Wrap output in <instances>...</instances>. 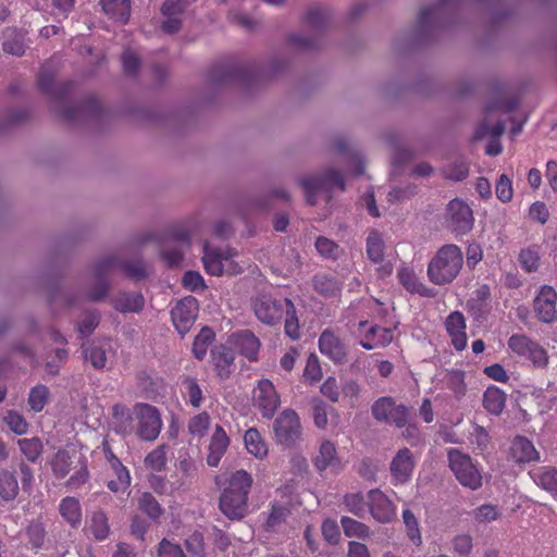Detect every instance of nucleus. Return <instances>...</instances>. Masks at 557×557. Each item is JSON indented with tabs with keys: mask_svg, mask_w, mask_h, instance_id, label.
I'll return each instance as SVG.
<instances>
[{
	"mask_svg": "<svg viewBox=\"0 0 557 557\" xmlns=\"http://www.w3.org/2000/svg\"><path fill=\"white\" fill-rule=\"evenodd\" d=\"M256 318L263 324L275 326L284 320V333L293 341L301 336L297 310L292 299L259 294L251 301Z\"/></svg>",
	"mask_w": 557,
	"mask_h": 557,
	"instance_id": "nucleus-1",
	"label": "nucleus"
},
{
	"mask_svg": "<svg viewBox=\"0 0 557 557\" xmlns=\"http://www.w3.org/2000/svg\"><path fill=\"white\" fill-rule=\"evenodd\" d=\"M252 482V476L245 470L216 476L215 483L221 490L219 508L228 519H242L247 515Z\"/></svg>",
	"mask_w": 557,
	"mask_h": 557,
	"instance_id": "nucleus-2",
	"label": "nucleus"
},
{
	"mask_svg": "<svg viewBox=\"0 0 557 557\" xmlns=\"http://www.w3.org/2000/svg\"><path fill=\"white\" fill-rule=\"evenodd\" d=\"M113 269L122 270L128 277L136 281L147 276L146 265L143 261H121L115 256H108L95 264L94 275L99 282L88 294L89 300L99 301L107 296L109 289L107 276Z\"/></svg>",
	"mask_w": 557,
	"mask_h": 557,
	"instance_id": "nucleus-3",
	"label": "nucleus"
},
{
	"mask_svg": "<svg viewBox=\"0 0 557 557\" xmlns=\"http://www.w3.org/2000/svg\"><path fill=\"white\" fill-rule=\"evenodd\" d=\"M463 264L461 249L454 244L444 245L428 265V277L435 285L451 283L459 274Z\"/></svg>",
	"mask_w": 557,
	"mask_h": 557,
	"instance_id": "nucleus-4",
	"label": "nucleus"
},
{
	"mask_svg": "<svg viewBox=\"0 0 557 557\" xmlns=\"http://www.w3.org/2000/svg\"><path fill=\"white\" fill-rule=\"evenodd\" d=\"M448 465L457 481L472 491L482 486V475L472 458L457 448L447 451Z\"/></svg>",
	"mask_w": 557,
	"mask_h": 557,
	"instance_id": "nucleus-5",
	"label": "nucleus"
},
{
	"mask_svg": "<svg viewBox=\"0 0 557 557\" xmlns=\"http://www.w3.org/2000/svg\"><path fill=\"white\" fill-rule=\"evenodd\" d=\"M162 419L159 410L149 404H136V424L134 434L141 441L152 442L162 430Z\"/></svg>",
	"mask_w": 557,
	"mask_h": 557,
	"instance_id": "nucleus-6",
	"label": "nucleus"
},
{
	"mask_svg": "<svg viewBox=\"0 0 557 557\" xmlns=\"http://www.w3.org/2000/svg\"><path fill=\"white\" fill-rule=\"evenodd\" d=\"M508 348L512 354L529 360L534 367L544 368L548 363L546 349L524 334H512L508 338Z\"/></svg>",
	"mask_w": 557,
	"mask_h": 557,
	"instance_id": "nucleus-7",
	"label": "nucleus"
},
{
	"mask_svg": "<svg viewBox=\"0 0 557 557\" xmlns=\"http://www.w3.org/2000/svg\"><path fill=\"white\" fill-rule=\"evenodd\" d=\"M301 187L306 195V200L310 206L315 205V196L321 190H331L337 187L345 190V180L343 174L337 170H326L319 176L305 177L300 181Z\"/></svg>",
	"mask_w": 557,
	"mask_h": 557,
	"instance_id": "nucleus-8",
	"label": "nucleus"
},
{
	"mask_svg": "<svg viewBox=\"0 0 557 557\" xmlns=\"http://www.w3.org/2000/svg\"><path fill=\"white\" fill-rule=\"evenodd\" d=\"M474 223L471 208L461 199H453L446 208V225L456 235L468 234Z\"/></svg>",
	"mask_w": 557,
	"mask_h": 557,
	"instance_id": "nucleus-9",
	"label": "nucleus"
},
{
	"mask_svg": "<svg viewBox=\"0 0 557 557\" xmlns=\"http://www.w3.org/2000/svg\"><path fill=\"white\" fill-rule=\"evenodd\" d=\"M253 403L263 418H273L281 405V399L274 384L270 380L262 379L258 381L253 388Z\"/></svg>",
	"mask_w": 557,
	"mask_h": 557,
	"instance_id": "nucleus-10",
	"label": "nucleus"
},
{
	"mask_svg": "<svg viewBox=\"0 0 557 557\" xmlns=\"http://www.w3.org/2000/svg\"><path fill=\"white\" fill-rule=\"evenodd\" d=\"M198 300L193 296L178 300L172 308V322L180 334L184 335L191 329L198 317Z\"/></svg>",
	"mask_w": 557,
	"mask_h": 557,
	"instance_id": "nucleus-11",
	"label": "nucleus"
},
{
	"mask_svg": "<svg viewBox=\"0 0 557 557\" xmlns=\"http://www.w3.org/2000/svg\"><path fill=\"white\" fill-rule=\"evenodd\" d=\"M557 292L549 285H543L533 300L536 318L546 324L557 321Z\"/></svg>",
	"mask_w": 557,
	"mask_h": 557,
	"instance_id": "nucleus-12",
	"label": "nucleus"
},
{
	"mask_svg": "<svg viewBox=\"0 0 557 557\" xmlns=\"http://www.w3.org/2000/svg\"><path fill=\"white\" fill-rule=\"evenodd\" d=\"M274 433L278 443L293 444L301 433L298 414L292 409L284 410L274 422Z\"/></svg>",
	"mask_w": 557,
	"mask_h": 557,
	"instance_id": "nucleus-13",
	"label": "nucleus"
},
{
	"mask_svg": "<svg viewBox=\"0 0 557 557\" xmlns=\"http://www.w3.org/2000/svg\"><path fill=\"white\" fill-rule=\"evenodd\" d=\"M359 335L362 336L360 345L371 350L375 347H384L393 342L394 333L392 329L382 327L376 324L369 325L368 321H360L358 324Z\"/></svg>",
	"mask_w": 557,
	"mask_h": 557,
	"instance_id": "nucleus-14",
	"label": "nucleus"
},
{
	"mask_svg": "<svg viewBox=\"0 0 557 557\" xmlns=\"http://www.w3.org/2000/svg\"><path fill=\"white\" fill-rule=\"evenodd\" d=\"M368 507L371 516L381 523H387L396 517V506L380 490L368 493Z\"/></svg>",
	"mask_w": 557,
	"mask_h": 557,
	"instance_id": "nucleus-15",
	"label": "nucleus"
},
{
	"mask_svg": "<svg viewBox=\"0 0 557 557\" xmlns=\"http://www.w3.org/2000/svg\"><path fill=\"white\" fill-rule=\"evenodd\" d=\"M320 352L335 363L343 364L347 361L346 346L343 341L331 330H324L319 337Z\"/></svg>",
	"mask_w": 557,
	"mask_h": 557,
	"instance_id": "nucleus-16",
	"label": "nucleus"
},
{
	"mask_svg": "<svg viewBox=\"0 0 557 557\" xmlns=\"http://www.w3.org/2000/svg\"><path fill=\"white\" fill-rule=\"evenodd\" d=\"M414 466L416 463L410 449L407 447L399 449L389 466L394 481L399 484L408 482L412 476Z\"/></svg>",
	"mask_w": 557,
	"mask_h": 557,
	"instance_id": "nucleus-17",
	"label": "nucleus"
},
{
	"mask_svg": "<svg viewBox=\"0 0 557 557\" xmlns=\"http://www.w3.org/2000/svg\"><path fill=\"white\" fill-rule=\"evenodd\" d=\"M112 419L113 430L116 434L124 437L133 435L136 424V405L129 409L124 404H115L112 407Z\"/></svg>",
	"mask_w": 557,
	"mask_h": 557,
	"instance_id": "nucleus-18",
	"label": "nucleus"
},
{
	"mask_svg": "<svg viewBox=\"0 0 557 557\" xmlns=\"http://www.w3.org/2000/svg\"><path fill=\"white\" fill-rule=\"evenodd\" d=\"M445 330L451 338L454 348L458 351L467 347L466 318L460 311H454L445 320Z\"/></svg>",
	"mask_w": 557,
	"mask_h": 557,
	"instance_id": "nucleus-19",
	"label": "nucleus"
},
{
	"mask_svg": "<svg viewBox=\"0 0 557 557\" xmlns=\"http://www.w3.org/2000/svg\"><path fill=\"white\" fill-rule=\"evenodd\" d=\"M210 355L216 375L222 380L228 379L234 371V351L225 345H219L211 349Z\"/></svg>",
	"mask_w": 557,
	"mask_h": 557,
	"instance_id": "nucleus-20",
	"label": "nucleus"
},
{
	"mask_svg": "<svg viewBox=\"0 0 557 557\" xmlns=\"http://www.w3.org/2000/svg\"><path fill=\"white\" fill-rule=\"evenodd\" d=\"M510 456L516 463H530L540 460V453L525 436H516L510 445Z\"/></svg>",
	"mask_w": 557,
	"mask_h": 557,
	"instance_id": "nucleus-21",
	"label": "nucleus"
},
{
	"mask_svg": "<svg viewBox=\"0 0 557 557\" xmlns=\"http://www.w3.org/2000/svg\"><path fill=\"white\" fill-rule=\"evenodd\" d=\"M38 86L42 92L52 96L55 100H63L75 88V84L70 81L55 86L53 74L44 67L38 75Z\"/></svg>",
	"mask_w": 557,
	"mask_h": 557,
	"instance_id": "nucleus-22",
	"label": "nucleus"
},
{
	"mask_svg": "<svg viewBox=\"0 0 557 557\" xmlns=\"http://www.w3.org/2000/svg\"><path fill=\"white\" fill-rule=\"evenodd\" d=\"M232 342L239 354L245 356L249 361H256L258 359L260 341L250 330H242L234 333L232 335Z\"/></svg>",
	"mask_w": 557,
	"mask_h": 557,
	"instance_id": "nucleus-23",
	"label": "nucleus"
},
{
	"mask_svg": "<svg viewBox=\"0 0 557 557\" xmlns=\"http://www.w3.org/2000/svg\"><path fill=\"white\" fill-rule=\"evenodd\" d=\"M230 438L221 425H215L214 432L211 436L209 444V453L207 456V463L210 467H218L222 457L227 450Z\"/></svg>",
	"mask_w": 557,
	"mask_h": 557,
	"instance_id": "nucleus-24",
	"label": "nucleus"
},
{
	"mask_svg": "<svg viewBox=\"0 0 557 557\" xmlns=\"http://www.w3.org/2000/svg\"><path fill=\"white\" fill-rule=\"evenodd\" d=\"M102 12L112 21L126 24L131 17V0H100Z\"/></svg>",
	"mask_w": 557,
	"mask_h": 557,
	"instance_id": "nucleus-25",
	"label": "nucleus"
},
{
	"mask_svg": "<svg viewBox=\"0 0 557 557\" xmlns=\"http://www.w3.org/2000/svg\"><path fill=\"white\" fill-rule=\"evenodd\" d=\"M313 465L320 472L327 468H338L341 466V461L337 457L335 444L331 441L322 442L318 454L313 458Z\"/></svg>",
	"mask_w": 557,
	"mask_h": 557,
	"instance_id": "nucleus-26",
	"label": "nucleus"
},
{
	"mask_svg": "<svg viewBox=\"0 0 557 557\" xmlns=\"http://www.w3.org/2000/svg\"><path fill=\"white\" fill-rule=\"evenodd\" d=\"M145 298L140 293H119L112 299V306L115 310L127 313H138L143 310Z\"/></svg>",
	"mask_w": 557,
	"mask_h": 557,
	"instance_id": "nucleus-27",
	"label": "nucleus"
},
{
	"mask_svg": "<svg viewBox=\"0 0 557 557\" xmlns=\"http://www.w3.org/2000/svg\"><path fill=\"white\" fill-rule=\"evenodd\" d=\"M230 257L216 249H210L208 244L203 247L202 262L205 270L210 275L220 276L224 272L225 262Z\"/></svg>",
	"mask_w": 557,
	"mask_h": 557,
	"instance_id": "nucleus-28",
	"label": "nucleus"
},
{
	"mask_svg": "<svg viewBox=\"0 0 557 557\" xmlns=\"http://www.w3.org/2000/svg\"><path fill=\"white\" fill-rule=\"evenodd\" d=\"M506 400L507 395L505 392L495 385L488 386L483 394V407L493 416L502 414Z\"/></svg>",
	"mask_w": 557,
	"mask_h": 557,
	"instance_id": "nucleus-29",
	"label": "nucleus"
},
{
	"mask_svg": "<svg viewBox=\"0 0 557 557\" xmlns=\"http://www.w3.org/2000/svg\"><path fill=\"white\" fill-rule=\"evenodd\" d=\"M100 110L101 104L99 100L95 96H88L82 104L65 108L62 116L66 121H75L85 114L96 115Z\"/></svg>",
	"mask_w": 557,
	"mask_h": 557,
	"instance_id": "nucleus-30",
	"label": "nucleus"
},
{
	"mask_svg": "<svg viewBox=\"0 0 557 557\" xmlns=\"http://www.w3.org/2000/svg\"><path fill=\"white\" fill-rule=\"evenodd\" d=\"M59 512L61 517L74 529L82 523V507L77 498L67 496L61 499L59 504Z\"/></svg>",
	"mask_w": 557,
	"mask_h": 557,
	"instance_id": "nucleus-31",
	"label": "nucleus"
},
{
	"mask_svg": "<svg viewBox=\"0 0 557 557\" xmlns=\"http://www.w3.org/2000/svg\"><path fill=\"white\" fill-rule=\"evenodd\" d=\"M86 531L97 541H104L110 534L107 515L102 510L94 511L87 521Z\"/></svg>",
	"mask_w": 557,
	"mask_h": 557,
	"instance_id": "nucleus-32",
	"label": "nucleus"
},
{
	"mask_svg": "<svg viewBox=\"0 0 557 557\" xmlns=\"http://www.w3.org/2000/svg\"><path fill=\"white\" fill-rule=\"evenodd\" d=\"M533 481L543 490L557 495V469L540 467L531 472Z\"/></svg>",
	"mask_w": 557,
	"mask_h": 557,
	"instance_id": "nucleus-33",
	"label": "nucleus"
},
{
	"mask_svg": "<svg viewBox=\"0 0 557 557\" xmlns=\"http://www.w3.org/2000/svg\"><path fill=\"white\" fill-rule=\"evenodd\" d=\"M27 48V39L26 35L23 32L18 30H9L5 34L2 49L5 53L15 55V57H22Z\"/></svg>",
	"mask_w": 557,
	"mask_h": 557,
	"instance_id": "nucleus-34",
	"label": "nucleus"
},
{
	"mask_svg": "<svg viewBox=\"0 0 557 557\" xmlns=\"http://www.w3.org/2000/svg\"><path fill=\"white\" fill-rule=\"evenodd\" d=\"M491 296V289L488 285L484 284L479 286L473 292V297L468 300V308L475 317L480 318L487 313V301Z\"/></svg>",
	"mask_w": 557,
	"mask_h": 557,
	"instance_id": "nucleus-35",
	"label": "nucleus"
},
{
	"mask_svg": "<svg viewBox=\"0 0 557 557\" xmlns=\"http://www.w3.org/2000/svg\"><path fill=\"white\" fill-rule=\"evenodd\" d=\"M244 442L248 453L256 458L263 459L268 455V446L257 429H248L245 433Z\"/></svg>",
	"mask_w": 557,
	"mask_h": 557,
	"instance_id": "nucleus-36",
	"label": "nucleus"
},
{
	"mask_svg": "<svg viewBox=\"0 0 557 557\" xmlns=\"http://www.w3.org/2000/svg\"><path fill=\"white\" fill-rule=\"evenodd\" d=\"M385 243L382 234L372 230L367 237V256L373 263H380L384 259Z\"/></svg>",
	"mask_w": 557,
	"mask_h": 557,
	"instance_id": "nucleus-37",
	"label": "nucleus"
},
{
	"mask_svg": "<svg viewBox=\"0 0 557 557\" xmlns=\"http://www.w3.org/2000/svg\"><path fill=\"white\" fill-rule=\"evenodd\" d=\"M168 449L169 446L165 444L158 445L145 457V467L154 472L163 471L168 463Z\"/></svg>",
	"mask_w": 557,
	"mask_h": 557,
	"instance_id": "nucleus-38",
	"label": "nucleus"
},
{
	"mask_svg": "<svg viewBox=\"0 0 557 557\" xmlns=\"http://www.w3.org/2000/svg\"><path fill=\"white\" fill-rule=\"evenodd\" d=\"M446 386L457 400L463 398L467 393L465 371L460 369H453L448 371L446 375Z\"/></svg>",
	"mask_w": 557,
	"mask_h": 557,
	"instance_id": "nucleus-39",
	"label": "nucleus"
},
{
	"mask_svg": "<svg viewBox=\"0 0 557 557\" xmlns=\"http://www.w3.org/2000/svg\"><path fill=\"white\" fill-rule=\"evenodd\" d=\"M313 288L324 297H335L341 292L338 281L326 274H317L313 277Z\"/></svg>",
	"mask_w": 557,
	"mask_h": 557,
	"instance_id": "nucleus-40",
	"label": "nucleus"
},
{
	"mask_svg": "<svg viewBox=\"0 0 557 557\" xmlns=\"http://www.w3.org/2000/svg\"><path fill=\"white\" fill-rule=\"evenodd\" d=\"M214 338L215 333L213 330L209 326H203L193 343V354L195 358L202 360L207 355L208 347L212 344Z\"/></svg>",
	"mask_w": 557,
	"mask_h": 557,
	"instance_id": "nucleus-41",
	"label": "nucleus"
},
{
	"mask_svg": "<svg viewBox=\"0 0 557 557\" xmlns=\"http://www.w3.org/2000/svg\"><path fill=\"white\" fill-rule=\"evenodd\" d=\"M541 248L537 245H532L527 248L521 249L519 253V262L521 268L528 272L532 273L537 271L541 261Z\"/></svg>",
	"mask_w": 557,
	"mask_h": 557,
	"instance_id": "nucleus-42",
	"label": "nucleus"
},
{
	"mask_svg": "<svg viewBox=\"0 0 557 557\" xmlns=\"http://www.w3.org/2000/svg\"><path fill=\"white\" fill-rule=\"evenodd\" d=\"M138 508L153 521H158L164 512L156 497L148 492L143 493L138 498Z\"/></svg>",
	"mask_w": 557,
	"mask_h": 557,
	"instance_id": "nucleus-43",
	"label": "nucleus"
},
{
	"mask_svg": "<svg viewBox=\"0 0 557 557\" xmlns=\"http://www.w3.org/2000/svg\"><path fill=\"white\" fill-rule=\"evenodd\" d=\"M18 484L15 475L4 469L0 470V497L4 500H12L17 496Z\"/></svg>",
	"mask_w": 557,
	"mask_h": 557,
	"instance_id": "nucleus-44",
	"label": "nucleus"
},
{
	"mask_svg": "<svg viewBox=\"0 0 557 557\" xmlns=\"http://www.w3.org/2000/svg\"><path fill=\"white\" fill-rule=\"evenodd\" d=\"M17 446L29 462H36L42 454V443L38 437L20 438Z\"/></svg>",
	"mask_w": 557,
	"mask_h": 557,
	"instance_id": "nucleus-45",
	"label": "nucleus"
},
{
	"mask_svg": "<svg viewBox=\"0 0 557 557\" xmlns=\"http://www.w3.org/2000/svg\"><path fill=\"white\" fill-rule=\"evenodd\" d=\"M344 505L349 512L359 518H364L368 511L367 508H369L368 502L364 500L360 492L346 494L344 496Z\"/></svg>",
	"mask_w": 557,
	"mask_h": 557,
	"instance_id": "nucleus-46",
	"label": "nucleus"
},
{
	"mask_svg": "<svg viewBox=\"0 0 557 557\" xmlns=\"http://www.w3.org/2000/svg\"><path fill=\"white\" fill-rule=\"evenodd\" d=\"M400 284L410 293L424 294L425 286L419 282L414 271L409 268H401L398 271Z\"/></svg>",
	"mask_w": 557,
	"mask_h": 557,
	"instance_id": "nucleus-47",
	"label": "nucleus"
},
{
	"mask_svg": "<svg viewBox=\"0 0 557 557\" xmlns=\"http://www.w3.org/2000/svg\"><path fill=\"white\" fill-rule=\"evenodd\" d=\"M85 359L91 363L95 369H103L107 363V352L104 348L96 343L84 346Z\"/></svg>",
	"mask_w": 557,
	"mask_h": 557,
	"instance_id": "nucleus-48",
	"label": "nucleus"
},
{
	"mask_svg": "<svg viewBox=\"0 0 557 557\" xmlns=\"http://www.w3.org/2000/svg\"><path fill=\"white\" fill-rule=\"evenodd\" d=\"M183 386L185 388V395L189 405L194 408H199L202 404L203 395L197 379L189 376L185 377L183 381Z\"/></svg>",
	"mask_w": 557,
	"mask_h": 557,
	"instance_id": "nucleus-49",
	"label": "nucleus"
},
{
	"mask_svg": "<svg viewBox=\"0 0 557 557\" xmlns=\"http://www.w3.org/2000/svg\"><path fill=\"white\" fill-rule=\"evenodd\" d=\"M341 524L345 535L352 537H367L369 536V527L363 522L355 520L350 517H342Z\"/></svg>",
	"mask_w": 557,
	"mask_h": 557,
	"instance_id": "nucleus-50",
	"label": "nucleus"
},
{
	"mask_svg": "<svg viewBox=\"0 0 557 557\" xmlns=\"http://www.w3.org/2000/svg\"><path fill=\"white\" fill-rule=\"evenodd\" d=\"M49 389L46 385L39 384L30 389L28 405L35 412H40L48 401Z\"/></svg>",
	"mask_w": 557,
	"mask_h": 557,
	"instance_id": "nucleus-51",
	"label": "nucleus"
},
{
	"mask_svg": "<svg viewBox=\"0 0 557 557\" xmlns=\"http://www.w3.org/2000/svg\"><path fill=\"white\" fill-rule=\"evenodd\" d=\"M71 457L67 451L59 450L51 462L52 471L59 479L65 478L71 471Z\"/></svg>",
	"mask_w": 557,
	"mask_h": 557,
	"instance_id": "nucleus-52",
	"label": "nucleus"
},
{
	"mask_svg": "<svg viewBox=\"0 0 557 557\" xmlns=\"http://www.w3.org/2000/svg\"><path fill=\"white\" fill-rule=\"evenodd\" d=\"M403 519L406 525L408 537L416 545H420L422 543L421 533L419 529V522L416 518L414 513L410 509H405L403 511Z\"/></svg>",
	"mask_w": 557,
	"mask_h": 557,
	"instance_id": "nucleus-53",
	"label": "nucleus"
},
{
	"mask_svg": "<svg viewBox=\"0 0 557 557\" xmlns=\"http://www.w3.org/2000/svg\"><path fill=\"white\" fill-rule=\"evenodd\" d=\"M211 418L203 411L193 417L188 422V431L191 435L203 437L209 429Z\"/></svg>",
	"mask_w": 557,
	"mask_h": 557,
	"instance_id": "nucleus-54",
	"label": "nucleus"
},
{
	"mask_svg": "<svg viewBox=\"0 0 557 557\" xmlns=\"http://www.w3.org/2000/svg\"><path fill=\"white\" fill-rule=\"evenodd\" d=\"M185 547L194 557H206L205 539L200 531H194L185 540Z\"/></svg>",
	"mask_w": 557,
	"mask_h": 557,
	"instance_id": "nucleus-55",
	"label": "nucleus"
},
{
	"mask_svg": "<svg viewBox=\"0 0 557 557\" xmlns=\"http://www.w3.org/2000/svg\"><path fill=\"white\" fill-rule=\"evenodd\" d=\"M395 405L392 397H381L372 405V414L377 421L385 422Z\"/></svg>",
	"mask_w": 557,
	"mask_h": 557,
	"instance_id": "nucleus-56",
	"label": "nucleus"
},
{
	"mask_svg": "<svg viewBox=\"0 0 557 557\" xmlns=\"http://www.w3.org/2000/svg\"><path fill=\"white\" fill-rule=\"evenodd\" d=\"M26 536L32 547L40 548L45 543L46 530L41 522L34 521L26 528Z\"/></svg>",
	"mask_w": 557,
	"mask_h": 557,
	"instance_id": "nucleus-57",
	"label": "nucleus"
},
{
	"mask_svg": "<svg viewBox=\"0 0 557 557\" xmlns=\"http://www.w3.org/2000/svg\"><path fill=\"white\" fill-rule=\"evenodd\" d=\"M4 422L10 428V430L17 435H23L28 431L27 421L22 414L15 411H9L4 417Z\"/></svg>",
	"mask_w": 557,
	"mask_h": 557,
	"instance_id": "nucleus-58",
	"label": "nucleus"
},
{
	"mask_svg": "<svg viewBox=\"0 0 557 557\" xmlns=\"http://www.w3.org/2000/svg\"><path fill=\"white\" fill-rule=\"evenodd\" d=\"M304 377L310 383H317L322 379V369L315 355H310L304 370Z\"/></svg>",
	"mask_w": 557,
	"mask_h": 557,
	"instance_id": "nucleus-59",
	"label": "nucleus"
},
{
	"mask_svg": "<svg viewBox=\"0 0 557 557\" xmlns=\"http://www.w3.org/2000/svg\"><path fill=\"white\" fill-rule=\"evenodd\" d=\"M288 515L289 509L287 507L278 504H273L265 522L267 528L269 530H273L275 527L284 522Z\"/></svg>",
	"mask_w": 557,
	"mask_h": 557,
	"instance_id": "nucleus-60",
	"label": "nucleus"
},
{
	"mask_svg": "<svg viewBox=\"0 0 557 557\" xmlns=\"http://www.w3.org/2000/svg\"><path fill=\"white\" fill-rule=\"evenodd\" d=\"M409 419V408L405 405H395L385 422L397 428L406 426Z\"/></svg>",
	"mask_w": 557,
	"mask_h": 557,
	"instance_id": "nucleus-61",
	"label": "nucleus"
},
{
	"mask_svg": "<svg viewBox=\"0 0 557 557\" xmlns=\"http://www.w3.org/2000/svg\"><path fill=\"white\" fill-rule=\"evenodd\" d=\"M99 324V314L97 311H88L78 323V332L82 336H89Z\"/></svg>",
	"mask_w": 557,
	"mask_h": 557,
	"instance_id": "nucleus-62",
	"label": "nucleus"
},
{
	"mask_svg": "<svg viewBox=\"0 0 557 557\" xmlns=\"http://www.w3.org/2000/svg\"><path fill=\"white\" fill-rule=\"evenodd\" d=\"M149 486L159 495H170L173 492L172 484L165 476L152 473L148 476Z\"/></svg>",
	"mask_w": 557,
	"mask_h": 557,
	"instance_id": "nucleus-63",
	"label": "nucleus"
},
{
	"mask_svg": "<svg viewBox=\"0 0 557 557\" xmlns=\"http://www.w3.org/2000/svg\"><path fill=\"white\" fill-rule=\"evenodd\" d=\"M159 557H186L182 547L178 544L172 543L163 539L158 548Z\"/></svg>",
	"mask_w": 557,
	"mask_h": 557,
	"instance_id": "nucleus-64",
	"label": "nucleus"
}]
</instances>
